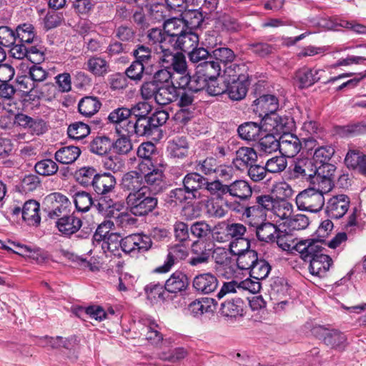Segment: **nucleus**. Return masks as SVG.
Wrapping results in <instances>:
<instances>
[{
  "label": "nucleus",
  "mask_w": 366,
  "mask_h": 366,
  "mask_svg": "<svg viewBox=\"0 0 366 366\" xmlns=\"http://www.w3.org/2000/svg\"><path fill=\"white\" fill-rule=\"evenodd\" d=\"M34 169L39 175L49 177L56 174L59 166L55 161L51 159H44L35 164Z\"/></svg>",
  "instance_id": "nucleus-48"
},
{
  "label": "nucleus",
  "mask_w": 366,
  "mask_h": 366,
  "mask_svg": "<svg viewBox=\"0 0 366 366\" xmlns=\"http://www.w3.org/2000/svg\"><path fill=\"white\" fill-rule=\"evenodd\" d=\"M85 65V69L95 76H104L110 71L109 62L98 56L89 57Z\"/></svg>",
  "instance_id": "nucleus-33"
},
{
  "label": "nucleus",
  "mask_w": 366,
  "mask_h": 366,
  "mask_svg": "<svg viewBox=\"0 0 366 366\" xmlns=\"http://www.w3.org/2000/svg\"><path fill=\"white\" fill-rule=\"evenodd\" d=\"M265 166L269 173H280L287 168V161L284 155L276 156L269 159Z\"/></svg>",
  "instance_id": "nucleus-63"
},
{
  "label": "nucleus",
  "mask_w": 366,
  "mask_h": 366,
  "mask_svg": "<svg viewBox=\"0 0 366 366\" xmlns=\"http://www.w3.org/2000/svg\"><path fill=\"white\" fill-rule=\"evenodd\" d=\"M182 81L187 85L188 89H190L195 93L205 89L208 79L199 74V71L196 69V73L192 76L187 75L181 77Z\"/></svg>",
  "instance_id": "nucleus-45"
},
{
  "label": "nucleus",
  "mask_w": 366,
  "mask_h": 366,
  "mask_svg": "<svg viewBox=\"0 0 366 366\" xmlns=\"http://www.w3.org/2000/svg\"><path fill=\"white\" fill-rule=\"evenodd\" d=\"M295 178H303L307 180L313 178L317 170L312 159L308 158L297 159L292 169Z\"/></svg>",
  "instance_id": "nucleus-23"
},
{
  "label": "nucleus",
  "mask_w": 366,
  "mask_h": 366,
  "mask_svg": "<svg viewBox=\"0 0 366 366\" xmlns=\"http://www.w3.org/2000/svg\"><path fill=\"white\" fill-rule=\"evenodd\" d=\"M309 224V218L302 214L291 215L287 220L284 222V226L286 227L289 231L305 229Z\"/></svg>",
  "instance_id": "nucleus-49"
},
{
  "label": "nucleus",
  "mask_w": 366,
  "mask_h": 366,
  "mask_svg": "<svg viewBox=\"0 0 366 366\" xmlns=\"http://www.w3.org/2000/svg\"><path fill=\"white\" fill-rule=\"evenodd\" d=\"M335 154V149L331 146H322L315 149L313 160L322 166L327 164Z\"/></svg>",
  "instance_id": "nucleus-62"
},
{
  "label": "nucleus",
  "mask_w": 366,
  "mask_h": 366,
  "mask_svg": "<svg viewBox=\"0 0 366 366\" xmlns=\"http://www.w3.org/2000/svg\"><path fill=\"white\" fill-rule=\"evenodd\" d=\"M237 132L241 139L253 141L259 137L261 127L255 122H248L241 124Z\"/></svg>",
  "instance_id": "nucleus-46"
},
{
  "label": "nucleus",
  "mask_w": 366,
  "mask_h": 366,
  "mask_svg": "<svg viewBox=\"0 0 366 366\" xmlns=\"http://www.w3.org/2000/svg\"><path fill=\"white\" fill-rule=\"evenodd\" d=\"M210 255L211 249L207 248L205 243L195 242L192 245V257L189 263L192 266L207 263Z\"/></svg>",
  "instance_id": "nucleus-34"
},
{
  "label": "nucleus",
  "mask_w": 366,
  "mask_h": 366,
  "mask_svg": "<svg viewBox=\"0 0 366 366\" xmlns=\"http://www.w3.org/2000/svg\"><path fill=\"white\" fill-rule=\"evenodd\" d=\"M323 242L315 239H307L299 241L293 249L297 251L300 257L305 262L316 257L319 254L323 252L325 248L322 247Z\"/></svg>",
  "instance_id": "nucleus-9"
},
{
  "label": "nucleus",
  "mask_w": 366,
  "mask_h": 366,
  "mask_svg": "<svg viewBox=\"0 0 366 366\" xmlns=\"http://www.w3.org/2000/svg\"><path fill=\"white\" fill-rule=\"evenodd\" d=\"M182 20L184 26L192 30L201 26L203 16L202 14L197 9L189 10L184 13Z\"/></svg>",
  "instance_id": "nucleus-60"
},
{
  "label": "nucleus",
  "mask_w": 366,
  "mask_h": 366,
  "mask_svg": "<svg viewBox=\"0 0 366 366\" xmlns=\"http://www.w3.org/2000/svg\"><path fill=\"white\" fill-rule=\"evenodd\" d=\"M184 85L177 87L176 94L177 99L174 102H177V105L180 108H187L192 105L194 102V92L190 89L183 88Z\"/></svg>",
  "instance_id": "nucleus-51"
},
{
  "label": "nucleus",
  "mask_w": 366,
  "mask_h": 366,
  "mask_svg": "<svg viewBox=\"0 0 366 366\" xmlns=\"http://www.w3.org/2000/svg\"><path fill=\"white\" fill-rule=\"evenodd\" d=\"M244 302L241 298L226 300L221 304L220 312L225 317H236L243 315Z\"/></svg>",
  "instance_id": "nucleus-39"
},
{
  "label": "nucleus",
  "mask_w": 366,
  "mask_h": 366,
  "mask_svg": "<svg viewBox=\"0 0 366 366\" xmlns=\"http://www.w3.org/2000/svg\"><path fill=\"white\" fill-rule=\"evenodd\" d=\"M157 199L147 190L129 194L126 198L127 209L136 217H142L152 212L157 205Z\"/></svg>",
  "instance_id": "nucleus-4"
},
{
  "label": "nucleus",
  "mask_w": 366,
  "mask_h": 366,
  "mask_svg": "<svg viewBox=\"0 0 366 366\" xmlns=\"http://www.w3.org/2000/svg\"><path fill=\"white\" fill-rule=\"evenodd\" d=\"M270 269L271 267L267 262L264 259H257L249 271L250 277L259 280L265 279L268 276Z\"/></svg>",
  "instance_id": "nucleus-52"
},
{
  "label": "nucleus",
  "mask_w": 366,
  "mask_h": 366,
  "mask_svg": "<svg viewBox=\"0 0 366 366\" xmlns=\"http://www.w3.org/2000/svg\"><path fill=\"white\" fill-rule=\"evenodd\" d=\"M325 182L329 184L327 190L323 192L319 189L310 187L297 195L295 202L300 210L316 213L322 209L325 204L324 193L331 189L330 180L327 179Z\"/></svg>",
  "instance_id": "nucleus-3"
},
{
  "label": "nucleus",
  "mask_w": 366,
  "mask_h": 366,
  "mask_svg": "<svg viewBox=\"0 0 366 366\" xmlns=\"http://www.w3.org/2000/svg\"><path fill=\"white\" fill-rule=\"evenodd\" d=\"M189 192L185 189V187H179L174 189H172L169 192L168 194V197L171 202H174V204L178 203H192L194 199L192 195L190 194L189 196Z\"/></svg>",
  "instance_id": "nucleus-59"
},
{
  "label": "nucleus",
  "mask_w": 366,
  "mask_h": 366,
  "mask_svg": "<svg viewBox=\"0 0 366 366\" xmlns=\"http://www.w3.org/2000/svg\"><path fill=\"white\" fill-rule=\"evenodd\" d=\"M325 71L322 69H313L307 66L299 69L295 74L294 81L301 89L309 87L321 80Z\"/></svg>",
  "instance_id": "nucleus-10"
},
{
  "label": "nucleus",
  "mask_w": 366,
  "mask_h": 366,
  "mask_svg": "<svg viewBox=\"0 0 366 366\" xmlns=\"http://www.w3.org/2000/svg\"><path fill=\"white\" fill-rule=\"evenodd\" d=\"M22 218L29 225H37L41 220L39 204L35 200L26 202L21 209Z\"/></svg>",
  "instance_id": "nucleus-37"
},
{
  "label": "nucleus",
  "mask_w": 366,
  "mask_h": 366,
  "mask_svg": "<svg viewBox=\"0 0 366 366\" xmlns=\"http://www.w3.org/2000/svg\"><path fill=\"white\" fill-rule=\"evenodd\" d=\"M152 240L148 235L143 234H132L122 238V250L130 254L135 251H147L152 247Z\"/></svg>",
  "instance_id": "nucleus-7"
},
{
  "label": "nucleus",
  "mask_w": 366,
  "mask_h": 366,
  "mask_svg": "<svg viewBox=\"0 0 366 366\" xmlns=\"http://www.w3.org/2000/svg\"><path fill=\"white\" fill-rule=\"evenodd\" d=\"M46 202L51 204V208L48 212L50 218L59 217L61 214L66 215L69 211L68 208L71 203L68 198L61 193L55 192L46 197Z\"/></svg>",
  "instance_id": "nucleus-12"
},
{
  "label": "nucleus",
  "mask_w": 366,
  "mask_h": 366,
  "mask_svg": "<svg viewBox=\"0 0 366 366\" xmlns=\"http://www.w3.org/2000/svg\"><path fill=\"white\" fill-rule=\"evenodd\" d=\"M271 132L272 134L261 137L257 143L256 148L260 156L271 154L280 149V138L274 137V131Z\"/></svg>",
  "instance_id": "nucleus-35"
},
{
  "label": "nucleus",
  "mask_w": 366,
  "mask_h": 366,
  "mask_svg": "<svg viewBox=\"0 0 366 366\" xmlns=\"http://www.w3.org/2000/svg\"><path fill=\"white\" fill-rule=\"evenodd\" d=\"M227 194L240 200H247L252 194V189L248 182L245 180H235L227 184Z\"/></svg>",
  "instance_id": "nucleus-31"
},
{
  "label": "nucleus",
  "mask_w": 366,
  "mask_h": 366,
  "mask_svg": "<svg viewBox=\"0 0 366 366\" xmlns=\"http://www.w3.org/2000/svg\"><path fill=\"white\" fill-rule=\"evenodd\" d=\"M97 174L93 167H84L77 172L76 179L79 183L84 187L93 186Z\"/></svg>",
  "instance_id": "nucleus-58"
},
{
  "label": "nucleus",
  "mask_w": 366,
  "mask_h": 366,
  "mask_svg": "<svg viewBox=\"0 0 366 366\" xmlns=\"http://www.w3.org/2000/svg\"><path fill=\"white\" fill-rule=\"evenodd\" d=\"M159 325L152 320L145 321L144 326L142 329V335L150 342L151 344L157 345L159 343H170L169 339H163L162 334L159 330Z\"/></svg>",
  "instance_id": "nucleus-26"
},
{
  "label": "nucleus",
  "mask_w": 366,
  "mask_h": 366,
  "mask_svg": "<svg viewBox=\"0 0 366 366\" xmlns=\"http://www.w3.org/2000/svg\"><path fill=\"white\" fill-rule=\"evenodd\" d=\"M236 69L239 70L237 64H231L224 69L226 92L232 100L239 101L245 97L248 84L244 79H240Z\"/></svg>",
  "instance_id": "nucleus-5"
},
{
  "label": "nucleus",
  "mask_w": 366,
  "mask_h": 366,
  "mask_svg": "<svg viewBox=\"0 0 366 366\" xmlns=\"http://www.w3.org/2000/svg\"><path fill=\"white\" fill-rule=\"evenodd\" d=\"M149 41L153 44V50L157 54V59L164 53V49H169L171 44L169 42V36H167L164 29H160L157 28L152 29L147 35Z\"/></svg>",
  "instance_id": "nucleus-16"
},
{
  "label": "nucleus",
  "mask_w": 366,
  "mask_h": 366,
  "mask_svg": "<svg viewBox=\"0 0 366 366\" xmlns=\"http://www.w3.org/2000/svg\"><path fill=\"white\" fill-rule=\"evenodd\" d=\"M196 69L200 75L208 79L218 77L222 70L219 63L215 61H202L197 65Z\"/></svg>",
  "instance_id": "nucleus-47"
},
{
  "label": "nucleus",
  "mask_w": 366,
  "mask_h": 366,
  "mask_svg": "<svg viewBox=\"0 0 366 366\" xmlns=\"http://www.w3.org/2000/svg\"><path fill=\"white\" fill-rule=\"evenodd\" d=\"M177 87L173 85H160L154 100L159 105H167L177 99Z\"/></svg>",
  "instance_id": "nucleus-41"
},
{
  "label": "nucleus",
  "mask_w": 366,
  "mask_h": 366,
  "mask_svg": "<svg viewBox=\"0 0 366 366\" xmlns=\"http://www.w3.org/2000/svg\"><path fill=\"white\" fill-rule=\"evenodd\" d=\"M101 105L97 97H85L79 102L78 109L81 114L92 117L99 111Z\"/></svg>",
  "instance_id": "nucleus-43"
},
{
  "label": "nucleus",
  "mask_w": 366,
  "mask_h": 366,
  "mask_svg": "<svg viewBox=\"0 0 366 366\" xmlns=\"http://www.w3.org/2000/svg\"><path fill=\"white\" fill-rule=\"evenodd\" d=\"M167 152L172 158L182 159L187 156L189 144L185 137H175L168 142Z\"/></svg>",
  "instance_id": "nucleus-27"
},
{
  "label": "nucleus",
  "mask_w": 366,
  "mask_h": 366,
  "mask_svg": "<svg viewBox=\"0 0 366 366\" xmlns=\"http://www.w3.org/2000/svg\"><path fill=\"white\" fill-rule=\"evenodd\" d=\"M184 24L180 19H169L164 23V29L167 36H169V42L171 45L174 42L175 39L181 35L185 30Z\"/></svg>",
  "instance_id": "nucleus-42"
},
{
  "label": "nucleus",
  "mask_w": 366,
  "mask_h": 366,
  "mask_svg": "<svg viewBox=\"0 0 366 366\" xmlns=\"http://www.w3.org/2000/svg\"><path fill=\"white\" fill-rule=\"evenodd\" d=\"M130 112L128 108L119 107L113 110L108 117L110 122L115 124V129L118 134H126L127 127L130 124Z\"/></svg>",
  "instance_id": "nucleus-19"
},
{
  "label": "nucleus",
  "mask_w": 366,
  "mask_h": 366,
  "mask_svg": "<svg viewBox=\"0 0 366 366\" xmlns=\"http://www.w3.org/2000/svg\"><path fill=\"white\" fill-rule=\"evenodd\" d=\"M145 292L147 298L152 302L164 300L165 288L164 285L159 282H151L145 287Z\"/></svg>",
  "instance_id": "nucleus-56"
},
{
  "label": "nucleus",
  "mask_w": 366,
  "mask_h": 366,
  "mask_svg": "<svg viewBox=\"0 0 366 366\" xmlns=\"http://www.w3.org/2000/svg\"><path fill=\"white\" fill-rule=\"evenodd\" d=\"M149 117L137 118L134 121L132 120L129 127H127V136H149L153 132V127L150 124Z\"/></svg>",
  "instance_id": "nucleus-30"
},
{
  "label": "nucleus",
  "mask_w": 366,
  "mask_h": 366,
  "mask_svg": "<svg viewBox=\"0 0 366 366\" xmlns=\"http://www.w3.org/2000/svg\"><path fill=\"white\" fill-rule=\"evenodd\" d=\"M188 255L187 248L183 244H176L169 249L167 259L163 265L157 267L154 269L157 273H166L169 272L172 267L179 260L185 259Z\"/></svg>",
  "instance_id": "nucleus-15"
},
{
  "label": "nucleus",
  "mask_w": 366,
  "mask_h": 366,
  "mask_svg": "<svg viewBox=\"0 0 366 366\" xmlns=\"http://www.w3.org/2000/svg\"><path fill=\"white\" fill-rule=\"evenodd\" d=\"M310 262L309 270L312 275L317 277H323L329 270L332 260L331 257L324 254H319L316 257H313L308 260Z\"/></svg>",
  "instance_id": "nucleus-25"
},
{
  "label": "nucleus",
  "mask_w": 366,
  "mask_h": 366,
  "mask_svg": "<svg viewBox=\"0 0 366 366\" xmlns=\"http://www.w3.org/2000/svg\"><path fill=\"white\" fill-rule=\"evenodd\" d=\"M198 44L199 36L189 29V31L185 30L179 35L171 45V47L174 46L188 53Z\"/></svg>",
  "instance_id": "nucleus-29"
},
{
  "label": "nucleus",
  "mask_w": 366,
  "mask_h": 366,
  "mask_svg": "<svg viewBox=\"0 0 366 366\" xmlns=\"http://www.w3.org/2000/svg\"><path fill=\"white\" fill-rule=\"evenodd\" d=\"M216 310V302L212 298H202L191 302L188 306L189 312L197 317L203 314L212 313Z\"/></svg>",
  "instance_id": "nucleus-28"
},
{
  "label": "nucleus",
  "mask_w": 366,
  "mask_h": 366,
  "mask_svg": "<svg viewBox=\"0 0 366 366\" xmlns=\"http://www.w3.org/2000/svg\"><path fill=\"white\" fill-rule=\"evenodd\" d=\"M89 151L98 155L107 153L111 147V142L107 137H97L89 144Z\"/></svg>",
  "instance_id": "nucleus-57"
},
{
  "label": "nucleus",
  "mask_w": 366,
  "mask_h": 366,
  "mask_svg": "<svg viewBox=\"0 0 366 366\" xmlns=\"http://www.w3.org/2000/svg\"><path fill=\"white\" fill-rule=\"evenodd\" d=\"M257 154L254 149L242 147L236 152V157L232 161L234 167L239 170L248 169L257 161Z\"/></svg>",
  "instance_id": "nucleus-20"
},
{
  "label": "nucleus",
  "mask_w": 366,
  "mask_h": 366,
  "mask_svg": "<svg viewBox=\"0 0 366 366\" xmlns=\"http://www.w3.org/2000/svg\"><path fill=\"white\" fill-rule=\"evenodd\" d=\"M242 217L251 226L256 227L265 221L267 214L255 204L245 207L242 212Z\"/></svg>",
  "instance_id": "nucleus-40"
},
{
  "label": "nucleus",
  "mask_w": 366,
  "mask_h": 366,
  "mask_svg": "<svg viewBox=\"0 0 366 366\" xmlns=\"http://www.w3.org/2000/svg\"><path fill=\"white\" fill-rule=\"evenodd\" d=\"M350 199L345 194H338L331 197L327 202L326 212L328 217L339 219L347 212Z\"/></svg>",
  "instance_id": "nucleus-13"
},
{
  "label": "nucleus",
  "mask_w": 366,
  "mask_h": 366,
  "mask_svg": "<svg viewBox=\"0 0 366 366\" xmlns=\"http://www.w3.org/2000/svg\"><path fill=\"white\" fill-rule=\"evenodd\" d=\"M183 186L194 198L199 199L201 197V190L204 188L207 184V179L197 172H190L184 176L182 180Z\"/></svg>",
  "instance_id": "nucleus-17"
},
{
  "label": "nucleus",
  "mask_w": 366,
  "mask_h": 366,
  "mask_svg": "<svg viewBox=\"0 0 366 366\" xmlns=\"http://www.w3.org/2000/svg\"><path fill=\"white\" fill-rule=\"evenodd\" d=\"M76 208L80 212H86L89 208L93 206L99 213L105 215H109L112 212V216L114 217L113 210H119L120 204L114 202V201L109 197H99L97 199H93L88 192H78L74 194V199Z\"/></svg>",
  "instance_id": "nucleus-2"
},
{
  "label": "nucleus",
  "mask_w": 366,
  "mask_h": 366,
  "mask_svg": "<svg viewBox=\"0 0 366 366\" xmlns=\"http://www.w3.org/2000/svg\"><path fill=\"white\" fill-rule=\"evenodd\" d=\"M193 287L202 294L214 292L218 286V280L215 275L207 272L197 275L193 280Z\"/></svg>",
  "instance_id": "nucleus-21"
},
{
  "label": "nucleus",
  "mask_w": 366,
  "mask_h": 366,
  "mask_svg": "<svg viewBox=\"0 0 366 366\" xmlns=\"http://www.w3.org/2000/svg\"><path fill=\"white\" fill-rule=\"evenodd\" d=\"M164 50V53L157 59L162 66L172 68L174 71L179 74H184L187 71V62L184 56L179 53L174 54L171 48Z\"/></svg>",
  "instance_id": "nucleus-11"
},
{
  "label": "nucleus",
  "mask_w": 366,
  "mask_h": 366,
  "mask_svg": "<svg viewBox=\"0 0 366 366\" xmlns=\"http://www.w3.org/2000/svg\"><path fill=\"white\" fill-rule=\"evenodd\" d=\"M56 227L64 237H71L77 233L82 227V221L74 214L64 215L56 222Z\"/></svg>",
  "instance_id": "nucleus-14"
},
{
  "label": "nucleus",
  "mask_w": 366,
  "mask_h": 366,
  "mask_svg": "<svg viewBox=\"0 0 366 366\" xmlns=\"http://www.w3.org/2000/svg\"><path fill=\"white\" fill-rule=\"evenodd\" d=\"M144 184L147 187V192L149 190L154 193L159 192L164 187L163 172L159 169H154L146 173L143 177Z\"/></svg>",
  "instance_id": "nucleus-36"
},
{
  "label": "nucleus",
  "mask_w": 366,
  "mask_h": 366,
  "mask_svg": "<svg viewBox=\"0 0 366 366\" xmlns=\"http://www.w3.org/2000/svg\"><path fill=\"white\" fill-rule=\"evenodd\" d=\"M286 121L285 131L283 132H275L277 134H282L280 137V152L285 157H293L301 150L302 144L299 138L292 134L289 133L290 127Z\"/></svg>",
  "instance_id": "nucleus-8"
},
{
  "label": "nucleus",
  "mask_w": 366,
  "mask_h": 366,
  "mask_svg": "<svg viewBox=\"0 0 366 366\" xmlns=\"http://www.w3.org/2000/svg\"><path fill=\"white\" fill-rule=\"evenodd\" d=\"M278 230L277 227L270 222H262L256 227L258 239L265 242H274L275 235Z\"/></svg>",
  "instance_id": "nucleus-44"
},
{
  "label": "nucleus",
  "mask_w": 366,
  "mask_h": 366,
  "mask_svg": "<svg viewBox=\"0 0 366 366\" xmlns=\"http://www.w3.org/2000/svg\"><path fill=\"white\" fill-rule=\"evenodd\" d=\"M81 149L75 146H66L59 149L54 154V159L62 164L74 163L80 156Z\"/></svg>",
  "instance_id": "nucleus-38"
},
{
  "label": "nucleus",
  "mask_w": 366,
  "mask_h": 366,
  "mask_svg": "<svg viewBox=\"0 0 366 366\" xmlns=\"http://www.w3.org/2000/svg\"><path fill=\"white\" fill-rule=\"evenodd\" d=\"M152 49L153 48H149L145 45H137V48L133 51V55L136 59L135 61L142 63L143 65L151 63L152 59H155L157 56L154 54V51L153 50L152 51Z\"/></svg>",
  "instance_id": "nucleus-50"
},
{
  "label": "nucleus",
  "mask_w": 366,
  "mask_h": 366,
  "mask_svg": "<svg viewBox=\"0 0 366 366\" xmlns=\"http://www.w3.org/2000/svg\"><path fill=\"white\" fill-rule=\"evenodd\" d=\"M117 184L115 177L110 173L98 174L92 186L94 192L99 197H108Z\"/></svg>",
  "instance_id": "nucleus-22"
},
{
  "label": "nucleus",
  "mask_w": 366,
  "mask_h": 366,
  "mask_svg": "<svg viewBox=\"0 0 366 366\" xmlns=\"http://www.w3.org/2000/svg\"><path fill=\"white\" fill-rule=\"evenodd\" d=\"M237 256V265L241 270H249L258 259L257 253L252 249L245 251Z\"/></svg>",
  "instance_id": "nucleus-53"
},
{
  "label": "nucleus",
  "mask_w": 366,
  "mask_h": 366,
  "mask_svg": "<svg viewBox=\"0 0 366 366\" xmlns=\"http://www.w3.org/2000/svg\"><path fill=\"white\" fill-rule=\"evenodd\" d=\"M89 132L90 129L89 126L81 122L71 124L67 129L69 138L78 140L86 137Z\"/></svg>",
  "instance_id": "nucleus-61"
},
{
  "label": "nucleus",
  "mask_w": 366,
  "mask_h": 366,
  "mask_svg": "<svg viewBox=\"0 0 366 366\" xmlns=\"http://www.w3.org/2000/svg\"><path fill=\"white\" fill-rule=\"evenodd\" d=\"M189 286L187 276L180 272H174L165 282L164 288L169 293H178L185 291Z\"/></svg>",
  "instance_id": "nucleus-24"
},
{
  "label": "nucleus",
  "mask_w": 366,
  "mask_h": 366,
  "mask_svg": "<svg viewBox=\"0 0 366 366\" xmlns=\"http://www.w3.org/2000/svg\"><path fill=\"white\" fill-rule=\"evenodd\" d=\"M278 100L274 95L264 94L253 102V111L262 119L265 130L274 132L285 131L287 119L281 117L275 114L278 109Z\"/></svg>",
  "instance_id": "nucleus-1"
},
{
  "label": "nucleus",
  "mask_w": 366,
  "mask_h": 366,
  "mask_svg": "<svg viewBox=\"0 0 366 366\" xmlns=\"http://www.w3.org/2000/svg\"><path fill=\"white\" fill-rule=\"evenodd\" d=\"M15 92L14 87L8 82H2L0 84V98L5 101L4 108L12 114L19 110L18 103L13 98Z\"/></svg>",
  "instance_id": "nucleus-32"
},
{
  "label": "nucleus",
  "mask_w": 366,
  "mask_h": 366,
  "mask_svg": "<svg viewBox=\"0 0 366 366\" xmlns=\"http://www.w3.org/2000/svg\"><path fill=\"white\" fill-rule=\"evenodd\" d=\"M120 185L123 190L129 192V194L147 190L144 184L142 174L137 171H130L124 174Z\"/></svg>",
  "instance_id": "nucleus-18"
},
{
  "label": "nucleus",
  "mask_w": 366,
  "mask_h": 366,
  "mask_svg": "<svg viewBox=\"0 0 366 366\" xmlns=\"http://www.w3.org/2000/svg\"><path fill=\"white\" fill-rule=\"evenodd\" d=\"M315 332L325 345L337 351L345 350L348 345L346 335L338 330L318 327L315 329Z\"/></svg>",
  "instance_id": "nucleus-6"
},
{
  "label": "nucleus",
  "mask_w": 366,
  "mask_h": 366,
  "mask_svg": "<svg viewBox=\"0 0 366 366\" xmlns=\"http://www.w3.org/2000/svg\"><path fill=\"white\" fill-rule=\"evenodd\" d=\"M272 212L277 217L286 221L293 212V205L287 199H277Z\"/></svg>",
  "instance_id": "nucleus-55"
},
{
  "label": "nucleus",
  "mask_w": 366,
  "mask_h": 366,
  "mask_svg": "<svg viewBox=\"0 0 366 366\" xmlns=\"http://www.w3.org/2000/svg\"><path fill=\"white\" fill-rule=\"evenodd\" d=\"M34 27L30 24L19 25L16 30V42L31 44L34 38Z\"/></svg>",
  "instance_id": "nucleus-54"
},
{
  "label": "nucleus",
  "mask_w": 366,
  "mask_h": 366,
  "mask_svg": "<svg viewBox=\"0 0 366 366\" xmlns=\"http://www.w3.org/2000/svg\"><path fill=\"white\" fill-rule=\"evenodd\" d=\"M212 56L215 59V61L224 64H231L235 59L234 51L227 47H219L212 51Z\"/></svg>",
  "instance_id": "nucleus-64"
}]
</instances>
